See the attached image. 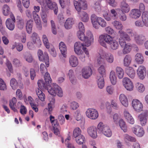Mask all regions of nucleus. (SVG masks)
I'll return each mask as SVG.
<instances>
[{"label":"nucleus","mask_w":148,"mask_h":148,"mask_svg":"<svg viewBox=\"0 0 148 148\" xmlns=\"http://www.w3.org/2000/svg\"><path fill=\"white\" fill-rule=\"evenodd\" d=\"M98 41L101 45L106 48L107 47L106 43H107L109 45L110 49L111 51L116 50L119 47V42L107 34L100 35Z\"/></svg>","instance_id":"obj_1"},{"label":"nucleus","mask_w":148,"mask_h":148,"mask_svg":"<svg viewBox=\"0 0 148 148\" xmlns=\"http://www.w3.org/2000/svg\"><path fill=\"white\" fill-rule=\"evenodd\" d=\"M114 56L112 53L106 51L103 49H100L97 54V62L99 65L104 64L105 61L111 64L114 62Z\"/></svg>","instance_id":"obj_2"},{"label":"nucleus","mask_w":148,"mask_h":148,"mask_svg":"<svg viewBox=\"0 0 148 148\" xmlns=\"http://www.w3.org/2000/svg\"><path fill=\"white\" fill-rule=\"evenodd\" d=\"M119 42L121 47L123 48V52L124 54L129 53L131 50L132 46L129 43H126V41L130 42L131 40L130 37L122 30L119 32Z\"/></svg>","instance_id":"obj_3"},{"label":"nucleus","mask_w":148,"mask_h":148,"mask_svg":"<svg viewBox=\"0 0 148 148\" xmlns=\"http://www.w3.org/2000/svg\"><path fill=\"white\" fill-rule=\"evenodd\" d=\"M84 31H79L77 33V36L81 40L84 41V45L86 47L90 46L94 42V37L92 32L90 31L86 32L85 36L84 33Z\"/></svg>","instance_id":"obj_4"},{"label":"nucleus","mask_w":148,"mask_h":148,"mask_svg":"<svg viewBox=\"0 0 148 148\" xmlns=\"http://www.w3.org/2000/svg\"><path fill=\"white\" fill-rule=\"evenodd\" d=\"M84 43L83 44L80 42H76L74 45V50L75 53L79 56V59L82 62L85 60V56L84 53L88 56L89 52L88 49L85 47Z\"/></svg>","instance_id":"obj_5"},{"label":"nucleus","mask_w":148,"mask_h":148,"mask_svg":"<svg viewBox=\"0 0 148 148\" xmlns=\"http://www.w3.org/2000/svg\"><path fill=\"white\" fill-rule=\"evenodd\" d=\"M90 20L93 27L97 29H98L100 26L104 28L107 25L106 22L103 18L98 17L94 14L91 15Z\"/></svg>","instance_id":"obj_6"},{"label":"nucleus","mask_w":148,"mask_h":148,"mask_svg":"<svg viewBox=\"0 0 148 148\" xmlns=\"http://www.w3.org/2000/svg\"><path fill=\"white\" fill-rule=\"evenodd\" d=\"M97 129L99 133L102 134L108 137H110L112 132L110 127L104 125L102 122H100L97 125Z\"/></svg>","instance_id":"obj_7"},{"label":"nucleus","mask_w":148,"mask_h":148,"mask_svg":"<svg viewBox=\"0 0 148 148\" xmlns=\"http://www.w3.org/2000/svg\"><path fill=\"white\" fill-rule=\"evenodd\" d=\"M48 89V92L51 95L55 96L57 95L60 97H62L63 95V92L61 87L56 83L51 84L49 86Z\"/></svg>","instance_id":"obj_8"},{"label":"nucleus","mask_w":148,"mask_h":148,"mask_svg":"<svg viewBox=\"0 0 148 148\" xmlns=\"http://www.w3.org/2000/svg\"><path fill=\"white\" fill-rule=\"evenodd\" d=\"M41 5L42 8L45 9H51L53 10L55 14H57L58 12V7L57 4L51 0H43Z\"/></svg>","instance_id":"obj_9"},{"label":"nucleus","mask_w":148,"mask_h":148,"mask_svg":"<svg viewBox=\"0 0 148 148\" xmlns=\"http://www.w3.org/2000/svg\"><path fill=\"white\" fill-rule=\"evenodd\" d=\"M73 3L78 12H80L81 10H86L87 8L88 4L86 0H78V1L73 0Z\"/></svg>","instance_id":"obj_10"},{"label":"nucleus","mask_w":148,"mask_h":148,"mask_svg":"<svg viewBox=\"0 0 148 148\" xmlns=\"http://www.w3.org/2000/svg\"><path fill=\"white\" fill-rule=\"evenodd\" d=\"M132 106L136 112L140 113L143 110V106L142 102L139 100L135 99L132 100Z\"/></svg>","instance_id":"obj_11"},{"label":"nucleus","mask_w":148,"mask_h":148,"mask_svg":"<svg viewBox=\"0 0 148 148\" xmlns=\"http://www.w3.org/2000/svg\"><path fill=\"white\" fill-rule=\"evenodd\" d=\"M131 130L133 133L139 137H142L145 134L144 129L138 125H133L131 128Z\"/></svg>","instance_id":"obj_12"},{"label":"nucleus","mask_w":148,"mask_h":148,"mask_svg":"<svg viewBox=\"0 0 148 148\" xmlns=\"http://www.w3.org/2000/svg\"><path fill=\"white\" fill-rule=\"evenodd\" d=\"M38 56L40 61H44L47 67L49 66V58L47 53L46 52L43 53V51L40 49L38 51Z\"/></svg>","instance_id":"obj_13"},{"label":"nucleus","mask_w":148,"mask_h":148,"mask_svg":"<svg viewBox=\"0 0 148 148\" xmlns=\"http://www.w3.org/2000/svg\"><path fill=\"white\" fill-rule=\"evenodd\" d=\"M11 18H8L5 21V25L7 28L10 31H13L15 28L14 23L15 19L14 14L12 13L10 14Z\"/></svg>","instance_id":"obj_14"},{"label":"nucleus","mask_w":148,"mask_h":148,"mask_svg":"<svg viewBox=\"0 0 148 148\" xmlns=\"http://www.w3.org/2000/svg\"><path fill=\"white\" fill-rule=\"evenodd\" d=\"M59 2L62 8L64 9L66 13L70 15L71 11L69 7L71 5L70 0H59Z\"/></svg>","instance_id":"obj_15"},{"label":"nucleus","mask_w":148,"mask_h":148,"mask_svg":"<svg viewBox=\"0 0 148 148\" xmlns=\"http://www.w3.org/2000/svg\"><path fill=\"white\" fill-rule=\"evenodd\" d=\"M148 117V110H145L138 116L140 124L142 126H145L147 123Z\"/></svg>","instance_id":"obj_16"},{"label":"nucleus","mask_w":148,"mask_h":148,"mask_svg":"<svg viewBox=\"0 0 148 148\" xmlns=\"http://www.w3.org/2000/svg\"><path fill=\"white\" fill-rule=\"evenodd\" d=\"M86 114L88 117L93 120H95L97 119L99 116V114L97 110L92 108L88 109L86 111Z\"/></svg>","instance_id":"obj_17"},{"label":"nucleus","mask_w":148,"mask_h":148,"mask_svg":"<svg viewBox=\"0 0 148 148\" xmlns=\"http://www.w3.org/2000/svg\"><path fill=\"white\" fill-rule=\"evenodd\" d=\"M122 83L123 86L127 90L131 91L133 90L134 88L133 83L128 78H124L122 80Z\"/></svg>","instance_id":"obj_18"},{"label":"nucleus","mask_w":148,"mask_h":148,"mask_svg":"<svg viewBox=\"0 0 148 148\" xmlns=\"http://www.w3.org/2000/svg\"><path fill=\"white\" fill-rule=\"evenodd\" d=\"M110 12L112 16H110L108 15V10L106 11L105 13L103 14V17L105 19L108 21H110L111 20L112 18H113L114 19L117 18V14L116 11L114 9H112L110 10Z\"/></svg>","instance_id":"obj_19"},{"label":"nucleus","mask_w":148,"mask_h":148,"mask_svg":"<svg viewBox=\"0 0 148 148\" xmlns=\"http://www.w3.org/2000/svg\"><path fill=\"white\" fill-rule=\"evenodd\" d=\"M92 71L91 68L89 66L83 68L81 72V75L84 78H88L92 75Z\"/></svg>","instance_id":"obj_20"},{"label":"nucleus","mask_w":148,"mask_h":148,"mask_svg":"<svg viewBox=\"0 0 148 148\" xmlns=\"http://www.w3.org/2000/svg\"><path fill=\"white\" fill-rule=\"evenodd\" d=\"M97 127L94 126L88 127L87 129V132L89 136L93 138H96L97 136Z\"/></svg>","instance_id":"obj_21"},{"label":"nucleus","mask_w":148,"mask_h":148,"mask_svg":"<svg viewBox=\"0 0 148 148\" xmlns=\"http://www.w3.org/2000/svg\"><path fill=\"white\" fill-rule=\"evenodd\" d=\"M49 103L48 104V108H45V111L48 110L49 114H51L54 108V105L55 103V99L53 97H49Z\"/></svg>","instance_id":"obj_22"},{"label":"nucleus","mask_w":148,"mask_h":148,"mask_svg":"<svg viewBox=\"0 0 148 148\" xmlns=\"http://www.w3.org/2000/svg\"><path fill=\"white\" fill-rule=\"evenodd\" d=\"M46 10L42 8L40 12V16L43 22V26L45 27H46L47 26V18L48 12Z\"/></svg>","instance_id":"obj_23"},{"label":"nucleus","mask_w":148,"mask_h":148,"mask_svg":"<svg viewBox=\"0 0 148 148\" xmlns=\"http://www.w3.org/2000/svg\"><path fill=\"white\" fill-rule=\"evenodd\" d=\"M134 39L136 43L139 45H143L146 39L145 36L142 34L135 35Z\"/></svg>","instance_id":"obj_24"},{"label":"nucleus","mask_w":148,"mask_h":148,"mask_svg":"<svg viewBox=\"0 0 148 148\" xmlns=\"http://www.w3.org/2000/svg\"><path fill=\"white\" fill-rule=\"evenodd\" d=\"M31 40L34 44H36L37 46L40 47L41 45V41L38 34L34 32L31 36Z\"/></svg>","instance_id":"obj_25"},{"label":"nucleus","mask_w":148,"mask_h":148,"mask_svg":"<svg viewBox=\"0 0 148 148\" xmlns=\"http://www.w3.org/2000/svg\"><path fill=\"white\" fill-rule=\"evenodd\" d=\"M146 71L145 67L143 66H139L137 70V74L141 79H143L145 77Z\"/></svg>","instance_id":"obj_26"},{"label":"nucleus","mask_w":148,"mask_h":148,"mask_svg":"<svg viewBox=\"0 0 148 148\" xmlns=\"http://www.w3.org/2000/svg\"><path fill=\"white\" fill-rule=\"evenodd\" d=\"M32 15L37 27L39 29L41 30L42 28V25L39 16L35 12H33Z\"/></svg>","instance_id":"obj_27"},{"label":"nucleus","mask_w":148,"mask_h":148,"mask_svg":"<svg viewBox=\"0 0 148 148\" xmlns=\"http://www.w3.org/2000/svg\"><path fill=\"white\" fill-rule=\"evenodd\" d=\"M123 115L124 118L128 123L132 124H133L134 123V119L127 110H124Z\"/></svg>","instance_id":"obj_28"},{"label":"nucleus","mask_w":148,"mask_h":148,"mask_svg":"<svg viewBox=\"0 0 148 148\" xmlns=\"http://www.w3.org/2000/svg\"><path fill=\"white\" fill-rule=\"evenodd\" d=\"M120 7V9L122 13H127L130 10V6L125 1L121 2Z\"/></svg>","instance_id":"obj_29"},{"label":"nucleus","mask_w":148,"mask_h":148,"mask_svg":"<svg viewBox=\"0 0 148 148\" xmlns=\"http://www.w3.org/2000/svg\"><path fill=\"white\" fill-rule=\"evenodd\" d=\"M141 15L140 11L137 9H132L129 13L130 17L132 18L137 19Z\"/></svg>","instance_id":"obj_30"},{"label":"nucleus","mask_w":148,"mask_h":148,"mask_svg":"<svg viewBox=\"0 0 148 148\" xmlns=\"http://www.w3.org/2000/svg\"><path fill=\"white\" fill-rule=\"evenodd\" d=\"M96 82L99 88L102 89L105 85L104 79L103 76L102 75H98L96 78Z\"/></svg>","instance_id":"obj_31"},{"label":"nucleus","mask_w":148,"mask_h":148,"mask_svg":"<svg viewBox=\"0 0 148 148\" xmlns=\"http://www.w3.org/2000/svg\"><path fill=\"white\" fill-rule=\"evenodd\" d=\"M119 99L122 104L124 107H127L128 106V101L126 96L123 94H121L119 96Z\"/></svg>","instance_id":"obj_32"},{"label":"nucleus","mask_w":148,"mask_h":148,"mask_svg":"<svg viewBox=\"0 0 148 148\" xmlns=\"http://www.w3.org/2000/svg\"><path fill=\"white\" fill-rule=\"evenodd\" d=\"M69 62L70 66L73 67H76L79 63L77 58L74 56H71L70 57Z\"/></svg>","instance_id":"obj_33"},{"label":"nucleus","mask_w":148,"mask_h":148,"mask_svg":"<svg viewBox=\"0 0 148 148\" xmlns=\"http://www.w3.org/2000/svg\"><path fill=\"white\" fill-rule=\"evenodd\" d=\"M79 18L81 21L84 22H87L89 19V16L87 13L82 11L78 12Z\"/></svg>","instance_id":"obj_34"},{"label":"nucleus","mask_w":148,"mask_h":148,"mask_svg":"<svg viewBox=\"0 0 148 148\" xmlns=\"http://www.w3.org/2000/svg\"><path fill=\"white\" fill-rule=\"evenodd\" d=\"M115 70L116 74L118 78L120 79H122L124 75L123 69L120 67L117 66L116 67Z\"/></svg>","instance_id":"obj_35"},{"label":"nucleus","mask_w":148,"mask_h":148,"mask_svg":"<svg viewBox=\"0 0 148 148\" xmlns=\"http://www.w3.org/2000/svg\"><path fill=\"white\" fill-rule=\"evenodd\" d=\"M38 84L39 88L40 89L45 90L46 89L48 91V89H49V86H51V85H49L48 86L47 85L46 83H45L42 80H39L38 81Z\"/></svg>","instance_id":"obj_36"},{"label":"nucleus","mask_w":148,"mask_h":148,"mask_svg":"<svg viewBox=\"0 0 148 148\" xmlns=\"http://www.w3.org/2000/svg\"><path fill=\"white\" fill-rule=\"evenodd\" d=\"M127 74L131 78H134L135 76V72L134 69L131 67H128L125 69Z\"/></svg>","instance_id":"obj_37"},{"label":"nucleus","mask_w":148,"mask_h":148,"mask_svg":"<svg viewBox=\"0 0 148 148\" xmlns=\"http://www.w3.org/2000/svg\"><path fill=\"white\" fill-rule=\"evenodd\" d=\"M110 79L111 84L113 85H115L117 82V77L115 72L112 70L110 74Z\"/></svg>","instance_id":"obj_38"},{"label":"nucleus","mask_w":148,"mask_h":148,"mask_svg":"<svg viewBox=\"0 0 148 148\" xmlns=\"http://www.w3.org/2000/svg\"><path fill=\"white\" fill-rule=\"evenodd\" d=\"M33 21L31 20L28 21L26 24V28L27 32L30 34L32 32L33 27Z\"/></svg>","instance_id":"obj_39"},{"label":"nucleus","mask_w":148,"mask_h":148,"mask_svg":"<svg viewBox=\"0 0 148 148\" xmlns=\"http://www.w3.org/2000/svg\"><path fill=\"white\" fill-rule=\"evenodd\" d=\"M135 60L138 64H142L144 61V58L142 54L140 53H138L135 56Z\"/></svg>","instance_id":"obj_40"},{"label":"nucleus","mask_w":148,"mask_h":148,"mask_svg":"<svg viewBox=\"0 0 148 148\" xmlns=\"http://www.w3.org/2000/svg\"><path fill=\"white\" fill-rule=\"evenodd\" d=\"M59 47L62 54L65 57L67 51L65 44L63 42H61L59 44Z\"/></svg>","instance_id":"obj_41"},{"label":"nucleus","mask_w":148,"mask_h":148,"mask_svg":"<svg viewBox=\"0 0 148 148\" xmlns=\"http://www.w3.org/2000/svg\"><path fill=\"white\" fill-rule=\"evenodd\" d=\"M132 58L130 56L127 55L125 56L123 59V65L125 66H128L131 64Z\"/></svg>","instance_id":"obj_42"},{"label":"nucleus","mask_w":148,"mask_h":148,"mask_svg":"<svg viewBox=\"0 0 148 148\" xmlns=\"http://www.w3.org/2000/svg\"><path fill=\"white\" fill-rule=\"evenodd\" d=\"M17 100L15 97H13L12 99L10 100L9 102V105L10 108L14 112L17 111L16 108V103Z\"/></svg>","instance_id":"obj_43"},{"label":"nucleus","mask_w":148,"mask_h":148,"mask_svg":"<svg viewBox=\"0 0 148 148\" xmlns=\"http://www.w3.org/2000/svg\"><path fill=\"white\" fill-rule=\"evenodd\" d=\"M36 94L39 99L42 101H45V95L42 91L38 88L36 90Z\"/></svg>","instance_id":"obj_44"},{"label":"nucleus","mask_w":148,"mask_h":148,"mask_svg":"<svg viewBox=\"0 0 148 148\" xmlns=\"http://www.w3.org/2000/svg\"><path fill=\"white\" fill-rule=\"evenodd\" d=\"M119 126L121 129L124 132H126L127 131V127L123 119H121L119 120Z\"/></svg>","instance_id":"obj_45"},{"label":"nucleus","mask_w":148,"mask_h":148,"mask_svg":"<svg viewBox=\"0 0 148 148\" xmlns=\"http://www.w3.org/2000/svg\"><path fill=\"white\" fill-rule=\"evenodd\" d=\"M114 27L118 30H122L123 28L122 23L117 21H115L112 23Z\"/></svg>","instance_id":"obj_46"},{"label":"nucleus","mask_w":148,"mask_h":148,"mask_svg":"<svg viewBox=\"0 0 148 148\" xmlns=\"http://www.w3.org/2000/svg\"><path fill=\"white\" fill-rule=\"evenodd\" d=\"M75 138L76 143L79 145L82 144L85 142L84 136L82 135H80Z\"/></svg>","instance_id":"obj_47"},{"label":"nucleus","mask_w":148,"mask_h":148,"mask_svg":"<svg viewBox=\"0 0 148 148\" xmlns=\"http://www.w3.org/2000/svg\"><path fill=\"white\" fill-rule=\"evenodd\" d=\"M73 24V19L71 18H69L66 20L64 24V27L66 29L70 28Z\"/></svg>","instance_id":"obj_48"},{"label":"nucleus","mask_w":148,"mask_h":148,"mask_svg":"<svg viewBox=\"0 0 148 148\" xmlns=\"http://www.w3.org/2000/svg\"><path fill=\"white\" fill-rule=\"evenodd\" d=\"M42 40L46 48L48 49L50 47V44L47 36L45 35L42 36Z\"/></svg>","instance_id":"obj_49"},{"label":"nucleus","mask_w":148,"mask_h":148,"mask_svg":"<svg viewBox=\"0 0 148 148\" xmlns=\"http://www.w3.org/2000/svg\"><path fill=\"white\" fill-rule=\"evenodd\" d=\"M136 88L138 92L140 93L143 92L145 89L144 85L140 83H138L136 84Z\"/></svg>","instance_id":"obj_50"},{"label":"nucleus","mask_w":148,"mask_h":148,"mask_svg":"<svg viewBox=\"0 0 148 148\" xmlns=\"http://www.w3.org/2000/svg\"><path fill=\"white\" fill-rule=\"evenodd\" d=\"M68 75L71 82L73 84L75 82V77L74 75V73L73 70H69Z\"/></svg>","instance_id":"obj_51"},{"label":"nucleus","mask_w":148,"mask_h":148,"mask_svg":"<svg viewBox=\"0 0 148 148\" xmlns=\"http://www.w3.org/2000/svg\"><path fill=\"white\" fill-rule=\"evenodd\" d=\"M146 13V12H143L142 17L145 25L146 26H148V15H147Z\"/></svg>","instance_id":"obj_52"},{"label":"nucleus","mask_w":148,"mask_h":148,"mask_svg":"<svg viewBox=\"0 0 148 148\" xmlns=\"http://www.w3.org/2000/svg\"><path fill=\"white\" fill-rule=\"evenodd\" d=\"M53 131L55 134L56 135L59 136L60 134V128L58 123L55 124L53 126Z\"/></svg>","instance_id":"obj_53"},{"label":"nucleus","mask_w":148,"mask_h":148,"mask_svg":"<svg viewBox=\"0 0 148 148\" xmlns=\"http://www.w3.org/2000/svg\"><path fill=\"white\" fill-rule=\"evenodd\" d=\"M10 8L7 5H3L2 8L3 13L4 16H8L10 13Z\"/></svg>","instance_id":"obj_54"},{"label":"nucleus","mask_w":148,"mask_h":148,"mask_svg":"<svg viewBox=\"0 0 148 148\" xmlns=\"http://www.w3.org/2000/svg\"><path fill=\"white\" fill-rule=\"evenodd\" d=\"M44 79L45 83L47 85H51V80L49 74L48 72H46L44 76Z\"/></svg>","instance_id":"obj_55"},{"label":"nucleus","mask_w":148,"mask_h":148,"mask_svg":"<svg viewBox=\"0 0 148 148\" xmlns=\"http://www.w3.org/2000/svg\"><path fill=\"white\" fill-rule=\"evenodd\" d=\"M82 130L78 127L75 128L73 132V136L75 138L80 135H82Z\"/></svg>","instance_id":"obj_56"},{"label":"nucleus","mask_w":148,"mask_h":148,"mask_svg":"<svg viewBox=\"0 0 148 148\" xmlns=\"http://www.w3.org/2000/svg\"><path fill=\"white\" fill-rule=\"evenodd\" d=\"M10 83L11 87L13 90H15L17 88L18 83L14 78H13L11 79Z\"/></svg>","instance_id":"obj_57"},{"label":"nucleus","mask_w":148,"mask_h":148,"mask_svg":"<svg viewBox=\"0 0 148 148\" xmlns=\"http://www.w3.org/2000/svg\"><path fill=\"white\" fill-rule=\"evenodd\" d=\"M123 138L126 142L127 141L131 142H135L136 141V139L135 138L127 134H125L123 135Z\"/></svg>","instance_id":"obj_58"},{"label":"nucleus","mask_w":148,"mask_h":148,"mask_svg":"<svg viewBox=\"0 0 148 148\" xmlns=\"http://www.w3.org/2000/svg\"><path fill=\"white\" fill-rule=\"evenodd\" d=\"M70 108L73 110H75L79 107V103L75 101L71 102L70 103Z\"/></svg>","instance_id":"obj_59"},{"label":"nucleus","mask_w":148,"mask_h":148,"mask_svg":"<svg viewBox=\"0 0 148 148\" xmlns=\"http://www.w3.org/2000/svg\"><path fill=\"white\" fill-rule=\"evenodd\" d=\"M24 58L26 61L29 63H31L33 61V57L30 53H28L26 54Z\"/></svg>","instance_id":"obj_60"},{"label":"nucleus","mask_w":148,"mask_h":148,"mask_svg":"<svg viewBox=\"0 0 148 148\" xmlns=\"http://www.w3.org/2000/svg\"><path fill=\"white\" fill-rule=\"evenodd\" d=\"M93 8L97 12H99L101 10V8L99 2H96L93 6Z\"/></svg>","instance_id":"obj_61"},{"label":"nucleus","mask_w":148,"mask_h":148,"mask_svg":"<svg viewBox=\"0 0 148 148\" xmlns=\"http://www.w3.org/2000/svg\"><path fill=\"white\" fill-rule=\"evenodd\" d=\"M98 71L100 74V75L103 76L105 74L106 70L104 66L103 65H101L98 69Z\"/></svg>","instance_id":"obj_62"},{"label":"nucleus","mask_w":148,"mask_h":148,"mask_svg":"<svg viewBox=\"0 0 148 148\" xmlns=\"http://www.w3.org/2000/svg\"><path fill=\"white\" fill-rule=\"evenodd\" d=\"M74 116L77 121H79L81 118L80 112L79 110H77L74 113Z\"/></svg>","instance_id":"obj_63"},{"label":"nucleus","mask_w":148,"mask_h":148,"mask_svg":"<svg viewBox=\"0 0 148 148\" xmlns=\"http://www.w3.org/2000/svg\"><path fill=\"white\" fill-rule=\"evenodd\" d=\"M106 32L108 34V35H112L114 33V30L110 26H108L105 28Z\"/></svg>","instance_id":"obj_64"}]
</instances>
